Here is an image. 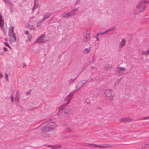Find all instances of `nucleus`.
I'll return each mask as SVG.
<instances>
[{
	"mask_svg": "<svg viewBox=\"0 0 149 149\" xmlns=\"http://www.w3.org/2000/svg\"><path fill=\"white\" fill-rule=\"evenodd\" d=\"M90 51V48H87L84 49V52H85V51H86L87 53H88Z\"/></svg>",
	"mask_w": 149,
	"mask_h": 149,
	"instance_id": "b1692460",
	"label": "nucleus"
},
{
	"mask_svg": "<svg viewBox=\"0 0 149 149\" xmlns=\"http://www.w3.org/2000/svg\"><path fill=\"white\" fill-rule=\"evenodd\" d=\"M86 83V81L85 80H83L79 82L77 84L76 86V88L78 89H80L81 87L84 85Z\"/></svg>",
	"mask_w": 149,
	"mask_h": 149,
	"instance_id": "1a4fd4ad",
	"label": "nucleus"
},
{
	"mask_svg": "<svg viewBox=\"0 0 149 149\" xmlns=\"http://www.w3.org/2000/svg\"><path fill=\"white\" fill-rule=\"evenodd\" d=\"M109 68L107 67V68H106V69L107 70H109V69H110V66H109Z\"/></svg>",
	"mask_w": 149,
	"mask_h": 149,
	"instance_id": "58836bf2",
	"label": "nucleus"
},
{
	"mask_svg": "<svg viewBox=\"0 0 149 149\" xmlns=\"http://www.w3.org/2000/svg\"><path fill=\"white\" fill-rule=\"evenodd\" d=\"M2 76V74L1 73H0V77Z\"/></svg>",
	"mask_w": 149,
	"mask_h": 149,
	"instance_id": "a19ab883",
	"label": "nucleus"
},
{
	"mask_svg": "<svg viewBox=\"0 0 149 149\" xmlns=\"http://www.w3.org/2000/svg\"><path fill=\"white\" fill-rule=\"evenodd\" d=\"M2 17L1 14H0V27L1 29L3 28V27L4 22L3 20L2 19Z\"/></svg>",
	"mask_w": 149,
	"mask_h": 149,
	"instance_id": "ddd939ff",
	"label": "nucleus"
},
{
	"mask_svg": "<svg viewBox=\"0 0 149 149\" xmlns=\"http://www.w3.org/2000/svg\"><path fill=\"white\" fill-rule=\"evenodd\" d=\"M74 94V93H71L66 96L65 99V100L67 101V102L66 103L63 104V105L59 107V110L58 113V115H59L60 113H61V111L64 109H65L67 107L68 104L69 103L71 100Z\"/></svg>",
	"mask_w": 149,
	"mask_h": 149,
	"instance_id": "f03ea898",
	"label": "nucleus"
},
{
	"mask_svg": "<svg viewBox=\"0 0 149 149\" xmlns=\"http://www.w3.org/2000/svg\"><path fill=\"white\" fill-rule=\"evenodd\" d=\"M23 68H24L25 67H26V65L25 64H23Z\"/></svg>",
	"mask_w": 149,
	"mask_h": 149,
	"instance_id": "ea45409f",
	"label": "nucleus"
},
{
	"mask_svg": "<svg viewBox=\"0 0 149 149\" xmlns=\"http://www.w3.org/2000/svg\"><path fill=\"white\" fill-rule=\"evenodd\" d=\"M10 98L11 100V102H13V95H12L10 96Z\"/></svg>",
	"mask_w": 149,
	"mask_h": 149,
	"instance_id": "c85d7f7f",
	"label": "nucleus"
},
{
	"mask_svg": "<svg viewBox=\"0 0 149 149\" xmlns=\"http://www.w3.org/2000/svg\"><path fill=\"white\" fill-rule=\"evenodd\" d=\"M34 2L35 4H34V7L33 8L32 10V11L33 10H34L35 9V8L37 7L38 6V4H36V0H34Z\"/></svg>",
	"mask_w": 149,
	"mask_h": 149,
	"instance_id": "412c9836",
	"label": "nucleus"
},
{
	"mask_svg": "<svg viewBox=\"0 0 149 149\" xmlns=\"http://www.w3.org/2000/svg\"><path fill=\"white\" fill-rule=\"evenodd\" d=\"M122 79V77H121L120 79H118L117 81H116V82H115V85H116V84H118L120 82V81Z\"/></svg>",
	"mask_w": 149,
	"mask_h": 149,
	"instance_id": "4be33fe9",
	"label": "nucleus"
},
{
	"mask_svg": "<svg viewBox=\"0 0 149 149\" xmlns=\"http://www.w3.org/2000/svg\"><path fill=\"white\" fill-rule=\"evenodd\" d=\"M28 94H29V93H27V95H28Z\"/></svg>",
	"mask_w": 149,
	"mask_h": 149,
	"instance_id": "09e8293b",
	"label": "nucleus"
},
{
	"mask_svg": "<svg viewBox=\"0 0 149 149\" xmlns=\"http://www.w3.org/2000/svg\"><path fill=\"white\" fill-rule=\"evenodd\" d=\"M79 0H78V1H79Z\"/></svg>",
	"mask_w": 149,
	"mask_h": 149,
	"instance_id": "3c124183",
	"label": "nucleus"
},
{
	"mask_svg": "<svg viewBox=\"0 0 149 149\" xmlns=\"http://www.w3.org/2000/svg\"><path fill=\"white\" fill-rule=\"evenodd\" d=\"M90 37H89L88 34H86V36L84 38V40L85 42H87L88 40Z\"/></svg>",
	"mask_w": 149,
	"mask_h": 149,
	"instance_id": "f3484780",
	"label": "nucleus"
},
{
	"mask_svg": "<svg viewBox=\"0 0 149 149\" xmlns=\"http://www.w3.org/2000/svg\"><path fill=\"white\" fill-rule=\"evenodd\" d=\"M31 29H34V27L33 26H31Z\"/></svg>",
	"mask_w": 149,
	"mask_h": 149,
	"instance_id": "e433bc0d",
	"label": "nucleus"
},
{
	"mask_svg": "<svg viewBox=\"0 0 149 149\" xmlns=\"http://www.w3.org/2000/svg\"><path fill=\"white\" fill-rule=\"evenodd\" d=\"M29 31L27 30L25 31L24 32V33L26 35H28L29 34Z\"/></svg>",
	"mask_w": 149,
	"mask_h": 149,
	"instance_id": "473e14b6",
	"label": "nucleus"
},
{
	"mask_svg": "<svg viewBox=\"0 0 149 149\" xmlns=\"http://www.w3.org/2000/svg\"><path fill=\"white\" fill-rule=\"evenodd\" d=\"M46 122L48 123L42 129V134L43 137H48L50 133L53 131L57 125L54 122L51 121L49 120Z\"/></svg>",
	"mask_w": 149,
	"mask_h": 149,
	"instance_id": "f257e3e1",
	"label": "nucleus"
},
{
	"mask_svg": "<svg viewBox=\"0 0 149 149\" xmlns=\"http://www.w3.org/2000/svg\"><path fill=\"white\" fill-rule=\"evenodd\" d=\"M44 21L42 20V19H41L40 21H38L37 22V26L38 27H40L41 24H42L43 22Z\"/></svg>",
	"mask_w": 149,
	"mask_h": 149,
	"instance_id": "dca6fc26",
	"label": "nucleus"
},
{
	"mask_svg": "<svg viewBox=\"0 0 149 149\" xmlns=\"http://www.w3.org/2000/svg\"><path fill=\"white\" fill-rule=\"evenodd\" d=\"M67 129L68 130L70 131V128H67Z\"/></svg>",
	"mask_w": 149,
	"mask_h": 149,
	"instance_id": "79ce46f5",
	"label": "nucleus"
},
{
	"mask_svg": "<svg viewBox=\"0 0 149 149\" xmlns=\"http://www.w3.org/2000/svg\"><path fill=\"white\" fill-rule=\"evenodd\" d=\"M17 93H16V95L17 96Z\"/></svg>",
	"mask_w": 149,
	"mask_h": 149,
	"instance_id": "49530a36",
	"label": "nucleus"
},
{
	"mask_svg": "<svg viewBox=\"0 0 149 149\" xmlns=\"http://www.w3.org/2000/svg\"><path fill=\"white\" fill-rule=\"evenodd\" d=\"M146 119H149V116L144 117L143 119H141V120H145Z\"/></svg>",
	"mask_w": 149,
	"mask_h": 149,
	"instance_id": "7c9ffc66",
	"label": "nucleus"
},
{
	"mask_svg": "<svg viewBox=\"0 0 149 149\" xmlns=\"http://www.w3.org/2000/svg\"><path fill=\"white\" fill-rule=\"evenodd\" d=\"M9 36V41L10 42H14L16 41V38L15 35Z\"/></svg>",
	"mask_w": 149,
	"mask_h": 149,
	"instance_id": "9d476101",
	"label": "nucleus"
},
{
	"mask_svg": "<svg viewBox=\"0 0 149 149\" xmlns=\"http://www.w3.org/2000/svg\"><path fill=\"white\" fill-rule=\"evenodd\" d=\"M109 147L108 145L106 144H101L98 146V147L101 148H105Z\"/></svg>",
	"mask_w": 149,
	"mask_h": 149,
	"instance_id": "4468645a",
	"label": "nucleus"
},
{
	"mask_svg": "<svg viewBox=\"0 0 149 149\" xmlns=\"http://www.w3.org/2000/svg\"><path fill=\"white\" fill-rule=\"evenodd\" d=\"M89 145L92 146H94L95 147H98V145H96V144H90Z\"/></svg>",
	"mask_w": 149,
	"mask_h": 149,
	"instance_id": "c756f323",
	"label": "nucleus"
},
{
	"mask_svg": "<svg viewBox=\"0 0 149 149\" xmlns=\"http://www.w3.org/2000/svg\"><path fill=\"white\" fill-rule=\"evenodd\" d=\"M76 78L74 79H71L69 81V82L70 84H71L72 82L74 81L76 79Z\"/></svg>",
	"mask_w": 149,
	"mask_h": 149,
	"instance_id": "a878e982",
	"label": "nucleus"
},
{
	"mask_svg": "<svg viewBox=\"0 0 149 149\" xmlns=\"http://www.w3.org/2000/svg\"><path fill=\"white\" fill-rule=\"evenodd\" d=\"M147 51H145L143 50L142 51L141 54L142 55H145L146 56H147L148 54H147Z\"/></svg>",
	"mask_w": 149,
	"mask_h": 149,
	"instance_id": "5701e85b",
	"label": "nucleus"
},
{
	"mask_svg": "<svg viewBox=\"0 0 149 149\" xmlns=\"http://www.w3.org/2000/svg\"><path fill=\"white\" fill-rule=\"evenodd\" d=\"M104 93L107 98L111 100H113L115 95L114 92L109 89L106 90Z\"/></svg>",
	"mask_w": 149,
	"mask_h": 149,
	"instance_id": "20e7f679",
	"label": "nucleus"
},
{
	"mask_svg": "<svg viewBox=\"0 0 149 149\" xmlns=\"http://www.w3.org/2000/svg\"><path fill=\"white\" fill-rule=\"evenodd\" d=\"M96 38H97V40H98L99 39V38H97V37H96Z\"/></svg>",
	"mask_w": 149,
	"mask_h": 149,
	"instance_id": "c03bdc74",
	"label": "nucleus"
},
{
	"mask_svg": "<svg viewBox=\"0 0 149 149\" xmlns=\"http://www.w3.org/2000/svg\"><path fill=\"white\" fill-rule=\"evenodd\" d=\"M120 120L121 121L126 122L130 121L131 120L129 117H126L120 118Z\"/></svg>",
	"mask_w": 149,
	"mask_h": 149,
	"instance_id": "f8f14e48",
	"label": "nucleus"
},
{
	"mask_svg": "<svg viewBox=\"0 0 149 149\" xmlns=\"http://www.w3.org/2000/svg\"><path fill=\"white\" fill-rule=\"evenodd\" d=\"M52 15L51 13H47L46 14L43 16V18L42 19V20L45 21L46 19H48Z\"/></svg>",
	"mask_w": 149,
	"mask_h": 149,
	"instance_id": "9b49d317",
	"label": "nucleus"
},
{
	"mask_svg": "<svg viewBox=\"0 0 149 149\" xmlns=\"http://www.w3.org/2000/svg\"><path fill=\"white\" fill-rule=\"evenodd\" d=\"M107 32H106V31L104 32L101 33H100V34L101 35H103L106 33H107Z\"/></svg>",
	"mask_w": 149,
	"mask_h": 149,
	"instance_id": "f704fd0d",
	"label": "nucleus"
},
{
	"mask_svg": "<svg viewBox=\"0 0 149 149\" xmlns=\"http://www.w3.org/2000/svg\"><path fill=\"white\" fill-rule=\"evenodd\" d=\"M14 27L11 26L9 28V30L8 33V35L10 36L15 35V33L14 32Z\"/></svg>",
	"mask_w": 149,
	"mask_h": 149,
	"instance_id": "6e6552de",
	"label": "nucleus"
},
{
	"mask_svg": "<svg viewBox=\"0 0 149 149\" xmlns=\"http://www.w3.org/2000/svg\"><path fill=\"white\" fill-rule=\"evenodd\" d=\"M69 109H67L65 110V111L64 112V113L65 114H67L69 112Z\"/></svg>",
	"mask_w": 149,
	"mask_h": 149,
	"instance_id": "72a5a7b5",
	"label": "nucleus"
},
{
	"mask_svg": "<svg viewBox=\"0 0 149 149\" xmlns=\"http://www.w3.org/2000/svg\"><path fill=\"white\" fill-rule=\"evenodd\" d=\"M95 79L93 77V78H91L90 79V81H91L92 82V81H95Z\"/></svg>",
	"mask_w": 149,
	"mask_h": 149,
	"instance_id": "2f4dec72",
	"label": "nucleus"
},
{
	"mask_svg": "<svg viewBox=\"0 0 149 149\" xmlns=\"http://www.w3.org/2000/svg\"><path fill=\"white\" fill-rule=\"evenodd\" d=\"M88 82V81H87V82Z\"/></svg>",
	"mask_w": 149,
	"mask_h": 149,
	"instance_id": "8fccbe9b",
	"label": "nucleus"
},
{
	"mask_svg": "<svg viewBox=\"0 0 149 149\" xmlns=\"http://www.w3.org/2000/svg\"><path fill=\"white\" fill-rule=\"evenodd\" d=\"M147 53L149 54V47L148 48V49L147 50Z\"/></svg>",
	"mask_w": 149,
	"mask_h": 149,
	"instance_id": "4c0bfd02",
	"label": "nucleus"
},
{
	"mask_svg": "<svg viewBox=\"0 0 149 149\" xmlns=\"http://www.w3.org/2000/svg\"><path fill=\"white\" fill-rule=\"evenodd\" d=\"M53 148V149H56V147H55V146H54Z\"/></svg>",
	"mask_w": 149,
	"mask_h": 149,
	"instance_id": "37998d69",
	"label": "nucleus"
},
{
	"mask_svg": "<svg viewBox=\"0 0 149 149\" xmlns=\"http://www.w3.org/2000/svg\"><path fill=\"white\" fill-rule=\"evenodd\" d=\"M126 69L124 67H119L116 69V74L118 75H121L125 71Z\"/></svg>",
	"mask_w": 149,
	"mask_h": 149,
	"instance_id": "423d86ee",
	"label": "nucleus"
},
{
	"mask_svg": "<svg viewBox=\"0 0 149 149\" xmlns=\"http://www.w3.org/2000/svg\"><path fill=\"white\" fill-rule=\"evenodd\" d=\"M149 147V142L146 144L144 146V148H147Z\"/></svg>",
	"mask_w": 149,
	"mask_h": 149,
	"instance_id": "cd10ccee",
	"label": "nucleus"
},
{
	"mask_svg": "<svg viewBox=\"0 0 149 149\" xmlns=\"http://www.w3.org/2000/svg\"><path fill=\"white\" fill-rule=\"evenodd\" d=\"M5 78L6 80L7 81H8V75L6 73H5Z\"/></svg>",
	"mask_w": 149,
	"mask_h": 149,
	"instance_id": "bb28decb",
	"label": "nucleus"
},
{
	"mask_svg": "<svg viewBox=\"0 0 149 149\" xmlns=\"http://www.w3.org/2000/svg\"><path fill=\"white\" fill-rule=\"evenodd\" d=\"M78 11L77 8L74 9L70 12L65 13L63 14L62 17L63 18H68L75 15V13Z\"/></svg>",
	"mask_w": 149,
	"mask_h": 149,
	"instance_id": "39448f33",
	"label": "nucleus"
},
{
	"mask_svg": "<svg viewBox=\"0 0 149 149\" xmlns=\"http://www.w3.org/2000/svg\"><path fill=\"white\" fill-rule=\"evenodd\" d=\"M146 3H149V1L146 0H142L136 5V7L137 8L141 7L140 8L138 9V12H137V13H139L144 10L146 8V6L144 5Z\"/></svg>",
	"mask_w": 149,
	"mask_h": 149,
	"instance_id": "7ed1b4c3",
	"label": "nucleus"
},
{
	"mask_svg": "<svg viewBox=\"0 0 149 149\" xmlns=\"http://www.w3.org/2000/svg\"><path fill=\"white\" fill-rule=\"evenodd\" d=\"M3 1L6 2L7 3L9 4L12 5V4L9 0H3Z\"/></svg>",
	"mask_w": 149,
	"mask_h": 149,
	"instance_id": "393cba45",
	"label": "nucleus"
},
{
	"mask_svg": "<svg viewBox=\"0 0 149 149\" xmlns=\"http://www.w3.org/2000/svg\"><path fill=\"white\" fill-rule=\"evenodd\" d=\"M115 29V27L114 26H113L112 27H111L109 29L107 30L106 31V32H107V33L109 32L110 31H112L113 30H114Z\"/></svg>",
	"mask_w": 149,
	"mask_h": 149,
	"instance_id": "a211bd4d",
	"label": "nucleus"
},
{
	"mask_svg": "<svg viewBox=\"0 0 149 149\" xmlns=\"http://www.w3.org/2000/svg\"><path fill=\"white\" fill-rule=\"evenodd\" d=\"M4 44L6 46L8 47L10 49H12V48L8 44V42H4Z\"/></svg>",
	"mask_w": 149,
	"mask_h": 149,
	"instance_id": "aec40b11",
	"label": "nucleus"
},
{
	"mask_svg": "<svg viewBox=\"0 0 149 149\" xmlns=\"http://www.w3.org/2000/svg\"><path fill=\"white\" fill-rule=\"evenodd\" d=\"M44 37V34L41 35L36 40V42L38 43H43L44 42V41H43Z\"/></svg>",
	"mask_w": 149,
	"mask_h": 149,
	"instance_id": "0eeeda50",
	"label": "nucleus"
},
{
	"mask_svg": "<svg viewBox=\"0 0 149 149\" xmlns=\"http://www.w3.org/2000/svg\"><path fill=\"white\" fill-rule=\"evenodd\" d=\"M48 146L50 147H52L51 146Z\"/></svg>",
	"mask_w": 149,
	"mask_h": 149,
	"instance_id": "de8ad7c7",
	"label": "nucleus"
},
{
	"mask_svg": "<svg viewBox=\"0 0 149 149\" xmlns=\"http://www.w3.org/2000/svg\"><path fill=\"white\" fill-rule=\"evenodd\" d=\"M125 39H123L122 40V41L120 42V43L119 44V47L120 48H121L123 47L125 44Z\"/></svg>",
	"mask_w": 149,
	"mask_h": 149,
	"instance_id": "2eb2a0df",
	"label": "nucleus"
},
{
	"mask_svg": "<svg viewBox=\"0 0 149 149\" xmlns=\"http://www.w3.org/2000/svg\"><path fill=\"white\" fill-rule=\"evenodd\" d=\"M28 40H26V42H27L28 41H30L31 40V39L32 38V36L30 34H29L28 35Z\"/></svg>",
	"mask_w": 149,
	"mask_h": 149,
	"instance_id": "6ab92c4d",
	"label": "nucleus"
},
{
	"mask_svg": "<svg viewBox=\"0 0 149 149\" xmlns=\"http://www.w3.org/2000/svg\"><path fill=\"white\" fill-rule=\"evenodd\" d=\"M3 49H4V50L5 51V52H7L8 51V49L7 48H6V47H3Z\"/></svg>",
	"mask_w": 149,
	"mask_h": 149,
	"instance_id": "c9c22d12",
	"label": "nucleus"
},
{
	"mask_svg": "<svg viewBox=\"0 0 149 149\" xmlns=\"http://www.w3.org/2000/svg\"><path fill=\"white\" fill-rule=\"evenodd\" d=\"M4 40H6V41H7V40L6 39V38L5 39H4Z\"/></svg>",
	"mask_w": 149,
	"mask_h": 149,
	"instance_id": "a18cd8bd",
	"label": "nucleus"
}]
</instances>
